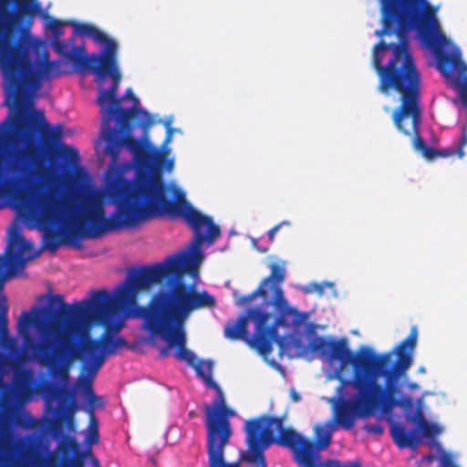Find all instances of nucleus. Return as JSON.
Here are the masks:
<instances>
[{
    "label": "nucleus",
    "mask_w": 467,
    "mask_h": 467,
    "mask_svg": "<svg viewBox=\"0 0 467 467\" xmlns=\"http://www.w3.org/2000/svg\"><path fill=\"white\" fill-rule=\"evenodd\" d=\"M326 285H330V284H321L313 282L307 285L306 286H304L303 291L306 294L317 293L318 296H322L324 294Z\"/></svg>",
    "instance_id": "30"
},
{
    "label": "nucleus",
    "mask_w": 467,
    "mask_h": 467,
    "mask_svg": "<svg viewBox=\"0 0 467 467\" xmlns=\"http://www.w3.org/2000/svg\"><path fill=\"white\" fill-rule=\"evenodd\" d=\"M383 13V27L376 32V35L382 36L383 35H397L400 37L399 43H386L380 40L373 48L372 66H374V56L378 46L383 43L386 48H379V57H381L380 65L387 66L394 57L393 46L406 44L407 50L412 56L410 50L408 39L403 36L402 31H406L411 27H415L420 33L424 42L432 49L444 47L448 44L446 36L439 29L434 11L427 0H414L407 6L401 3L397 4L395 8H391L386 5L385 0H380ZM413 58V57H411Z\"/></svg>",
    "instance_id": "8"
},
{
    "label": "nucleus",
    "mask_w": 467,
    "mask_h": 467,
    "mask_svg": "<svg viewBox=\"0 0 467 467\" xmlns=\"http://www.w3.org/2000/svg\"><path fill=\"white\" fill-rule=\"evenodd\" d=\"M76 446V441L68 437L59 442L57 452L51 454L47 460V467H85L81 457L72 455Z\"/></svg>",
    "instance_id": "24"
},
{
    "label": "nucleus",
    "mask_w": 467,
    "mask_h": 467,
    "mask_svg": "<svg viewBox=\"0 0 467 467\" xmlns=\"http://www.w3.org/2000/svg\"><path fill=\"white\" fill-rule=\"evenodd\" d=\"M55 305L59 307L55 313L57 319L48 324L38 323L26 311H23L19 317L17 328L23 337V351L17 352L14 358L7 361L14 371L15 386L18 391H24L32 380V371L23 368L22 364L35 360L47 367L48 372L55 375L65 374L67 361L63 359L77 348L71 337V325L63 321L59 316L61 306L57 303H49L50 306Z\"/></svg>",
    "instance_id": "5"
},
{
    "label": "nucleus",
    "mask_w": 467,
    "mask_h": 467,
    "mask_svg": "<svg viewBox=\"0 0 467 467\" xmlns=\"http://www.w3.org/2000/svg\"><path fill=\"white\" fill-rule=\"evenodd\" d=\"M437 57V67L451 79L456 88L461 103L467 108V65L462 60L459 51L445 53L443 47L433 49Z\"/></svg>",
    "instance_id": "20"
},
{
    "label": "nucleus",
    "mask_w": 467,
    "mask_h": 467,
    "mask_svg": "<svg viewBox=\"0 0 467 467\" xmlns=\"http://www.w3.org/2000/svg\"><path fill=\"white\" fill-rule=\"evenodd\" d=\"M17 424L26 429L33 428L36 425L35 420L30 415H26L24 418L18 420Z\"/></svg>",
    "instance_id": "35"
},
{
    "label": "nucleus",
    "mask_w": 467,
    "mask_h": 467,
    "mask_svg": "<svg viewBox=\"0 0 467 467\" xmlns=\"http://www.w3.org/2000/svg\"><path fill=\"white\" fill-rule=\"evenodd\" d=\"M435 458H436V457H435V455H434V454H432V453H429V454H427V455H425V456L423 457V461H424V462H428V463H431V462H433V461L435 460Z\"/></svg>",
    "instance_id": "43"
},
{
    "label": "nucleus",
    "mask_w": 467,
    "mask_h": 467,
    "mask_svg": "<svg viewBox=\"0 0 467 467\" xmlns=\"http://www.w3.org/2000/svg\"><path fill=\"white\" fill-rule=\"evenodd\" d=\"M58 420L60 422L64 421L67 424V426L69 428H72L74 427V415H73V410H71V408L68 406L67 407L64 411H62L60 414H59V417H58Z\"/></svg>",
    "instance_id": "32"
},
{
    "label": "nucleus",
    "mask_w": 467,
    "mask_h": 467,
    "mask_svg": "<svg viewBox=\"0 0 467 467\" xmlns=\"http://www.w3.org/2000/svg\"><path fill=\"white\" fill-rule=\"evenodd\" d=\"M32 92L25 108H11L7 117L0 122V140L5 139L12 144H23L25 155L32 160L37 157V146L41 142L50 159L55 155L62 158L69 168H76L80 157L78 150L72 146L60 144L63 138V127L58 124L51 128L46 120L42 109H34ZM5 104V100L4 101Z\"/></svg>",
    "instance_id": "6"
},
{
    "label": "nucleus",
    "mask_w": 467,
    "mask_h": 467,
    "mask_svg": "<svg viewBox=\"0 0 467 467\" xmlns=\"http://www.w3.org/2000/svg\"><path fill=\"white\" fill-rule=\"evenodd\" d=\"M49 27L53 34L52 40L60 39V36L64 34L62 23L59 20L53 19L49 24Z\"/></svg>",
    "instance_id": "31"
},
{
    "label": "nucleus",
    "mask_w": 467,
    "mask_h": 467,
    "mask_svg": "<svg viewBox=\"0 0 467 467\" xmlns=\"http://www.w3.org/2000/svg\"><path fill=\"white\" fill-rule=\"evenodd\" d=\"M417 337V327H412L397 347L381 354L368 347L352 352L346 337L317 336L309 340L307 348L312 353L330 364L339 362L337 392L341 399L336 420L342 429H352L358 418L371 417L377 410L389 414L397 407H413L411 398L401 396L399 381L412 364Z\"/></svg>",
    "instance_id": "2"
},
{
    "label": "nucleus",
    "mask_w": 467,
    "mask_h": 467,
    "mask_svg": "<svg viewBox=\"0 0 467 467\" xmlns=\"http://www.w3.org/2000/svg\"><path fill=\"white\" fill-rule=\"evenodd\" d=\"M57 450V447L54 453ZM50 455L45 457L37 444L28 437L16 439L12 443L0 441V467H47Z\"/></svg>",
    "instance_id": "17"
},
{
    "label": "nucleus",
    "mask_w": 467,
    "mask_h": 467,
    "mask_svg": "<svg viewBox=\"0 0 467 467\" xmlns=\"http://www.w3.org/2000/svg\"><path fill=\"white\" fill-rule=\"evenodd\" d=\"M262 253H266L268 251V248L260 249Z\"/></svg>",
    "instance_id": "47"
},
{
    "label": "nucleus",
    "mask_w": 467,
    "mask_h": 467,
    "mask_svg": "<svg viewBox=\"0 0 467 467\" xmlns=\"http://www.w3.org/2000/svg\"><path fill=\"white\" fill-rule=\"evenodd\" d=\"M244 431L247 451L241 452L240 460L255 463L257 467H266L264 451L271 445L272 438L269 432H265L261 416L245 420Z\"/></svg>",
    "instance_id": "18"
},
{
    "label": "nucleus",
    "mask_w": 467,
    "mask_h": 467,
    "mask_svg": "<svg viewBox=\"0 0 467 467\" xmlns=\"http://www.w3.org/2000/svg\"><path fill=\"white\" fill-rule=\"evenodd\" d=\"M271 317L270 313L259 307H251L247 310V315L241 316L225 326L224 336L232 340L245 339L252 348L264 357L271 354L275 341L283 352L288 351L290 346L300 348V339L278 337L277 327L280 324H276V319L270 324Z\"/></svg>",
    "instance_id": "11"
},
{
    "label": "nucleus",
    "mask_w": 467,
    "mask_h": 467,
    "mask_svg": "<svg viewBox=\"0 0 467 467\" xmlns=\"http://www.w3.org/2000/svg\"><path fill=\"white\" fill-rule=\"evenodd\" d=\"M76 34L81 36H88L98 44L104 46L101 53H93L88 56L91 66V73L95 75V81L99 86L97 103H99L109 121L118 108V100L115 99L116 91H118L121 74L117 64V42L109 37L103 31L89 23L72 24Z\"/></svg>",
    "instance_id": "10"
},
{
    "label": "nucleus",
    "mask_w": 467,
    "mask_h": 467,
    "mask_svg": "<svg viewBox=\"0 0 467 467\" xmlns=\"http://www.w3.org/2000/svg\"><path fill=\"white\" fill-rule=\"evenodd\" d=\"M188 415H189L190 418H193L195 416V412L192 410V411L189 412Z\"/></svg>",
    "instance_id": "46"
},
{
    "label": "nucleus",
    "mask_w": 467,
    "mask_h": 467,
    "mask_svg": "<svg viewBox=\"0 0 467 467\" xmlns=\"http://www.w3.org/2000/svg\"><path fill=\"white\" fill-rule=\"evenodd\" d=\"M99 441V420L96 416L88 418V432L85 442L88 445L98 444Z\"/></svg>",
    "instance_id": "27"
},
{
    "label": "nucleus",
    "mask_w": 467,
    "mask_h": 467,
    "mask_svg": "<svg viewBox=\"0 0 467 467\" xmlns=\"http://www.w3.org/2000/svg\"><path fill=\"white\" fill-rule=\"evenodd\" d=\"M291 397H292V400H293L294 401H298V400H300V396H299V394H297V393H296V392H295V391H293V393H292Z\"/></svg>",
    "instance_id": "45"
},
{
    "label": "nucleus",
    "mask_w": 467,
    "mask_h": 467,
    "mask_svg": "<svg viewBox=\"0 0 467 467\" xmlns=\"http://www.w3.org/2000/svg\"><path fill=\"white\" fill-rule=\"evenodd\" d=\"M380 43L378 49L386 48ZM394 57L387 66L380 65L379 50L375 52L374 66L379 77L378 90L385 95L395 91L400 95V105L392 112V122L399 132L411 138L413 148L428 160L432 148L420 136L422 110L420 107L421 76L406 44L393 46Z\"/></svg>",
    "instance_id": "4"
},
{
    "label": "nucleus",
    "mask_w": 467,
    "mask_h": 467,
    "mask_svg": "<svg viewBox=\"0 0 467 467\" xmlns=\"http://www.w3.org/2000/svg\"><path fill=\"white\" fill-rule=\"evenodd\" d=\"M452 155H457V146L443 150H435L432 148V153L430 154L428 160L433 161L437 158H446Z\"/></svg>",
    "instance_id": "28"
},
{
    "label": "nucleus",
    "mask_w": 467,
    "mask_h": 467,
    "mask_svg": "<svg viewBox=\"0 0 467 467\" xmlns=\"http://www.w3.org/2000/svg\"><path fill=\"white\" fill-rule=\"evenodd\" d=\"M337 405L338 403L335 406L334 418L327 421L325 425H317L315 428L317 450L319 451L328 448L331 444L333 432L337 429L336 424L341 427L336 420V408Z\"/></svg>",
    "instance_id": "26"
},
{
    "label": "nucleus",
    "mask_w": 467,
    "mask_h": 467,
    "mask_svg": "<svg viewBox=\"0 0 467 467\" xmlns=\"http://www.w3.org/2000/svg\"><path fill=\"white\" fill-rule=\"evenodd\" d=\"M94 464L99 465V461L97 459L93 460Z\"/></svg>",
    "instance_id": "48"
},
{
    "label": "nucleus",
    "mask_w": 467,
    "mask_h": 467,
    "mask_svg": "<svg viewBox=\"0 0 467 467\" xmlns=\"http://www.w3.org/2000/svg\"><path fill=\"white\" fill-rule=\"evenodd\" d=\"M75 38L72 36L67 41L52 40L51 45L59 56L71 62L78 71L88 70L91 72V66L86 50L83 47L74 46Z\"/></svg>",
    "instance_id": "22"
},
{
    "label": "nucleus",
    "mask_w": 467,
    "mask_h": 467,
    "mask_svg": "<svg viewBox=\"0 0 467 467\" xmlns=\"http://www.w3.org/2000/svg\"><path fill=\"white\" fill-rule=\"evenodd\" d=\"M441 467H456L451 455L444 453L441 458Z\"/></svg>",
    "instance_id": "37"
},
{
    "label": "nucleus",
    "mask_w": 467,
    "mask_h": 467,
    "mask_svg": "<svg viewBox=\"0 0 467 467\" xmlns=\"http://www.w3.org/2000/svg\"><path fill=\"white\" fill-rule=\"evenodd\" d=\"M37 5H36V7ZM35 13V6H31L29 4H24L20 5L18 14L19 15H33Z\"/></svg>",
    "instance_id": "38"
},
{
    "label": "nucleus",
    "mask_w": 467,
    "mask_h": 467,
    "mask_svg": "<svg viewBox=\"0 0 467 467\" xmlns=\"http://www.w3.org/2000/svg\"><path fill=\"white\" fill-rule=\"evenodd\" d=\"M16 248V251H8L7 254L5 256L0 255V257L4 258L5 260H8L11 255H16L19 260L23 262V267H20L17 265H10L9 264L6 265L5 269H11L14 268L16 271V276L18 275L19 271H23L25 268V262L26 260L22 257L25 254H29L27 255V259H34L38 255V253L35 252V246L34 244L26 240L24 236L21 234L19 230H14L12 231L10 234V243H9V249Z\"/></svg>",
    "instance_id": "23"
},
{
    "label": "nucleus",
    "mask_w": 467,
    "mask_h": 467,
    "mask_svg": "<svg viewBox=\"0 0 467 467\" xmlns=\"http://www.w3.org/2000/svg\"><path fill=\"white\" fill-rule=\"evenodd\" d=\"M215 306V297L209 292L198 291L194 285L185 283L180 327L170 336V346H175L174 357L180 361H185L194 368L197 374H203L202 366H205L204 374L206 379L210 381H212L213 363L212 360L198 359L195 354L186 348L185 323L192 312L201 308H213Z\"/></svg>",
    "instance_id": "12"
},
{
    "label": "nucleus",
    "mask_w": 467,
    "mask_h": 467,
    "mask_svg": "<svg viewBox=\"0 0 467 467\" xmlns=\"http://www.w3.org/2000/svg\"><path fill=\"white\" fill-rule=\"evenodd\" d=\"M230 441L206 442L208 467H240V462H225L224 449Z\"/></svg>",
    "instance_id": "25"
},
{
    "label": "nucleus",
    "mask_w": 467,
    "mask_h": 467,
    "mask_svg": "<svg viewBox=\"0 0 467 467\" xmlns=\"http://www.w3.org/2000/svg\"><path fill=\"white\" fill-rule=\"evenodd\" d=\"M285 279V269L284 263L282 265L272 264L270 265L269 275L262 280L259 286L254 292L237 299V305H249L256 297L261 296L264 298L265 305L272 306L278 314L276 324H281V326L287 325L289 318H291V324L293 326H301V324L308 318V314L299 312L296 308L288 305L281 287V284Z\"/></svg>",
    "instance_id": "13"
},
{
    "label": "nucleus",
    "mask_w": 467,
    "mask_h": 467,
    "mask_svg": "<svg viewBox=\"0 0 467 467\" xmlns=\"http://www.w3.org/2000/svg\"><path fill=\"white\" fill-rule=\"evenodd\" d=\"M202 373H204V372H205V366H202ZM197 375H198L199 377H201V378L203 379L204 383H205L209 388H211V384H210V383H211V381L206 379L205 374H197ZM213 382H215V381L212 379V383H213Z\"/></svg>",
    "instance_id": "41"
},
{
    "label": "nucleus",
    "mask_w": 467,
    "mask_h": 467,
    "mask_svg": "<svg viewBox=\"0 0 467 467\" xmlns=\"http://www.w3.org/2000/svg\"><path fill=\"white\" fill-rule=\"evenodd\" d=\"M467 146V123L463 124L462 127V137L457 144V156L459 158H463L465 155L464 148Z\"/></svg>",
    "instance_id": "29"
},
{
    "label": "nucleus",
    "mask_w": 467,
    "mask_h": 467,
    "mask_svg": "<svg viewBox=\"0 0 467 467\" xmlns=\"http://www.w3.org/2000/svg\"><path fill=\"white\" fill-rule=\"evenodd\" d=\"M193 232L190 251L168 255L162 262L142 265L129 273L116 295V302L134 311V317L143 319L144 328L160 337L167 345L160 348V357L167 358L170 336L179 328L185 282L184 274L195 277L199 274L203 254L202 245H212L221 235V230L212 217L198 210L188 211L184 220Z\"/></svg>",
    "instance_id": "3"
},
{
    "label": "nucleus",
    "mask_w": 467,
    "mask_h": 467,
    "mask_svg": "<svg viewBox=\"0 0 467 467\" xmlns=\"http://www.w3.org/2000/svg\"><path fill=\"white\" fill-rule=\"evenodd\" d=\"M52 394L57 398H65L70 400L72 399V393L63 387L51 386Z\"/></svg>",
    "instance_id": "34"
},
{
    "label": "nucleus",
    "mask_w": 467,
    "mask_h": 467,
    "mask_svg": "<svg viewBox=\"0 0 467 467\" xmlns=\"http://www.w3.org/2000/svg\"><path fill=\"white\" fill-rule=\"evenodd\" d=\"M148 124H149V123H145V124L143 125V128H144V129H146V128H147V126H148Z\"/></svg>",
    "instance_id": "49"
},
{
    "label": "nucleus",
    "mask_w": 467,
    "mask_h": 467,
    "mask_svg": "<svg viewBox=\"0 0 467 467\" xmlns=\"http://www.w3.org/2000/svg\"><path fill=\"white\" fill-rule=\"evenodd\" d=\"M408 389L410 390L418 389H419V385L417 383L411 382V383L408 384Z\"/></svg>",
    "instance_id": "44"
},
{
    "label": "nucleus",
    "mask_w": 467,
    "mask_h": 467,
    "mask_svg": "<svg viewBox=\"0 0 467 467\" xmlns=\"http://www.w3.org/2000/svg\"><path fill=\"white\" fill-rule=\"evenodd\" d=\"M363 429L370 434L380 436L384 432V429L382 425L379 422L376 423H367L364 425Z\"/></svg>",
    "instance_id": "33"
},
{
    "label": "nucleus",
    "mask_w": 467,
    "mask_h": 467,
    "mask_svg": "<svg viewBox=\"0 0 467 467\" xmlns=\"http://www.w3.org/2000/svg\"><path fill=\"white\" fill-rule=\"evenodd\" d=\"M413 1L414 0H385L386 5L391 8H395L399 3H402L404 5L403 6H407L410 3H413Z\"/></svg>",
    "instance_id": "39"
},
{
    "label": "nucleus",
    "mask_w": 467,
    "mask_h": 467,
    "mask_svg": "<svg viewBox=\"0 0 467 467\" xmlns=\"http://www.w3.org/2000/svg\"><path fill=\"white\" fill-rule=\"evenodd\" d=\"M210 384L211 389H215L216 395L211 404L203 405L206 442L230 441L233 435L230 419L235 415V411L227 406L220 386L216 382Z\"/></svg>",
    "instance_id": "16"
},
{
    "label": "nucleus",
    "mask_w": 467,
    "mask_h": 467,
    "mask_svg": "<svg viewBox=\"0 0 467 467\" xmlns=\"http://www.w3.org/2000/svg\"><path fill=\"white\" fill-rule=\"evenodd\" d=\"M57 303L60 306L59 316L71 325V337L78 348L85 336L101 344L100 353L115 354L117 349L127 346L122 337H115L108 332L116 313L112 296L104 289L92 290L89 297L70 306L64 301L62 295L53 296L50 304Z\"/></svg>",
    "instance_id": "7"
},
{
    "label": "nucleus",
    "mask_w": 467,
    "mask_h": 467,
    "mask_svg": "<svg viewBox=\"0 0 467 467\" xmlns=\"http://www.w3.org/2000/svg\"><path fill=\"white\" fill-rule=\"evenodd\" d=\"M172 131H173L172 129L169 127V124H167V135L163 141V144H167L171 141Z\"/></svg>",
    "instance_id": "42"
},
{
    "label": "nucleus",
    "mask_w": 467,
    "mask_h": 467,
    "mask_svg": "<svg viewBox=\"0 0 467 467\" xmlns=\"http://www.w3.org/2000/svg\"><path fill=\"white\" fill-rule=\"evenodd\" d=\"M37 157L32 160L22 151L21 158L12 164L17 175L0 177V199H12L19 212L40 226L50 229L46 234L45 244L54 253L61 241L81 247L85 238L95 239L109 232L123 227L136 226L149 219L169 216L187 218L188 211L195 210L185 199V192L171 183H166L160 175L138 171L134 181L120 180L109 189V196L116 205V212L106 217L101 199L96 194L76 195L63 202L56 191L41 193L33 199L24 192L27 176L33 168L38 169Z\"/></svg>",
    "instance_id": "1"
},
{
    "label": "nucleus",
    "mask_w": 467,
    "mask_h": 467,
    "mask_svg": "<svg viewBox=\"0 0 467 467\" xmlns=\"http://www.w3.org/2000/svg\"><path fill=\"white\" fill-rule=\"evenodd\" d=\"M407 420L417 424V427L411 432L408 431L400 423L393 421L390 423V436L400 449L415 450L420 444V438L417 434L420 431L424 437L429 439H434L441 432V429L436 423H431L425 420L420 409H417L414 414L408 415Z\"/></svg>",
    "instance_id": "19"
},
{
    "label": "nucleus",
    "mask_w": 467,
    "mask_h": 467,
    "mask_svg": "<svg viewBox=\"0 0 467 467\" xmlns=\"http://www.w3.org/2000/svg\"><path fill=\"white\" fill-rule=\"evenodd\" d=\"M0 382H2V379L0 378Z\"/></svg>",
    "instance_id": "50"
},
{
    "label": "nucleus",
    "mask_w": 467,
    "mask_h": 467,
    "mask_svg": "<svg viewBox=\"0 0 467 467\" xmlns=\"http://www.w3.org/2000/svg\"><path fill=\"white\" fill-rule=\"evenodd\" d=\"M100 347L99 341L92 340L88 336H85L82 338L81 344L63 359L65 362L67 360L66 373L55 375L53 372H49L53 379L67 381L72 362L78 360L83 364L82 373L86 374L83 377V384L86 389L85 394L88 418L95 416L94 410L104 404L103 399L97 396L92 389L93 380L104 364V355L99 351Z\"/></svg>",
    "instance_id": "14"
},
{
    "label": "nucleus",
    "mask_w": 467,
    "mask_h": 467,
    "mask_svg": "<svg viewBox=\"0 0 467 467\" xmlns=\"http://www.w3.org/2000/svg\"><path fill=\"white\" fill-rule=\"evenodd\" d=\"M331 463L335 465V467H362L359 462H348L346 464H341L337 461H332Z\"/></svg>",
    "instance_id": "40"
},
{
    "label": "nucleus",
    "mask_w": 467,
    "mask_h": 467,
    "mask_svg": "<svg viewBox=\"0 0 467 467\" xmlns=\"http://www.w3.org/2000/svg\"><path fill=\"white\" fill-rule=\"evenodd\" d=\"M115 99L118 100L119 110L114 111L109 121L102 107L98 103L101 112V138L105 140L104 153L110 157L112 165H116L119 160V154L123 146L133 155L134 161L141 168H151L158 166L167 171L173 167V161L166 160L165 155L157 148L152 147L147 141L135 139L130 135V120L138 113L136 108L123 109L120 104L123 99H132L136 104L139 100L134 96L132 89L128 88L122 98Z\"/></svg>",
    "instance_id": "9"
},
{
    "label": "nucleus",
    "mask_w": 467,
    "mask_h": 467,
    "mask_svg": "<svg viewBox=\"0 0 467 467\" xmlns=\"http://www.w3.org/2000/svg\"><path fill=\"white\" fill-rule=\"evenodd\" d=\"M261 420L264 421L265 432L270 433L271 444L275 443L290 449L295 461L303 467H319L315 462L317 453L313 441L293 429H285L283 418L264 414L261 415Z\"/></svg>",
    "instance_id": "15"
},
{
    "label": "nucleus",
    "mask_w": 467,
    "mask_h": 467,
    "mask_svg": "<svg viewBox=\"0 0 467 467\" xmlns=\"http://www.w3.org/2000/svg\"><path fill=\"white\" fill-rule=\"evenodd\" d=\"M282 225H290V223L287 221H283L280 223L274 226L272 229H270L267 234L270 242L274 241L275 234L279 231Z\"/></svg>",
    "instance_id": "36"
},
{
    "label": "nucleus",
    "mask_w": 467,
    "mask_h": 467,
    "mask_svg": "<svg viewBox=\"0 0 467 467\" xmlns=\"http://www.w3.org/2000/svg\"><path fill=\"white\" fill-rule=\"evenodd\" d=\"M8 264L10 265H17L20 267H23V262L19 260L16 255H11L8 260H5L4 258L0 257V291L4 287L5 282L16 275V271L14 268L8 270L5 269V266ZM6 296L0 295V337L6 338L10 346L15 348L16 344V339L8 337V306L6 305Z\"/></svg>",
    "instance_id": "21"
}]
</instances>
